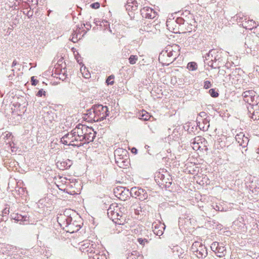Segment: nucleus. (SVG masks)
Here are the masks:
<instances>
[{
    "instance_id": "9d476101",
    "label": "nucleus",
    "mask_w": 259,
    "mask_h": 259,
    "mask_svg": "<svg viewBox=\"0 0 259 259\" xmlns=\"http://www.w3.org/2000/svg\"><path fill=\"white\" fill-rule=\"evenodd\" d=\"M73 134L72 131L65 135L61 139V142L64 145H71L73 146H79L80 144L79 145L77 144L74 143V139H73Z\"/></svg>"
},
{
    "instance_id": "dca6fc26",
    "label": "nucleus",
    "mask_w": 259,
    "mask_h": 259,
    "mask_svg": "<svg viewBox=\"0 0 259 259\" xmlns=\"http://www.w3.org/2000/svg\"><path fill=\"white\" fill-rule=\"evenodd\" d=\"M125 7L128 12L135 11L138 8L137 3L135 0H127Z\"/></svg>"
},
{
    "instance_id": "f3484780",
    "label": "nucleus",
    "mask_w": 259,
    "mask_h": 259,
    "mask_svg": "<svg viewBox=\"0 0 259 259\" xmlns=\"http://www.w3.org/2000/svg\"><path fill=\"white\" fill-rule=\"evenodd\" d=\"M176 51H174L173 50H170V51H168L167 53L168 54V59H167V62H168V64H169V62H172L175 60L176 59L177 56H178V54L180 51V50H176Z\"/></svg>"
},
{
    "instance_id": "1a4fd4ad",
    "label": "nucleus",
    "mask_w": 259,
    "mask_h": 259,
    "mask_svg": "<svg viewBox=\"0 0 259 259\" xmlns=\"http://www.w3.org/2000/svg\"><path fill=\"white\" fill-rule=\"evenodd\" d=\"M141 13L143 17L148 19H154L157 16V12L153 9L145 7L141 10Z\"/></svg>"
},
{
    "instance_id": "58836bf2",
    "label": "nucleus",
    "mask_w": 259,
    "mask_h": 259,
    "mask_svg": "<svg viewBox=\"0 0 259 259\" xmlns=\"http://www.w3.org/2000/svg\"><path fill=\"white\" fill-rule=\"evenodd\" d=\"M100 4L98 2L93 3L91 5V7L93 9H98L100 7Z\"/></svg>"
},
{
    "instance_id": "e433bc0d",
    "label": "nucleus",
    "mask_w": 259,
    "mask_h": 259,
    "mask_svg": "<svg viewBox=\"0 0 259 259\" xmlns=\"http://www.w3.org/2000/svg\"><path fill=\"white\" fill-rule=\"evenodd\" d=\"M94 108L90 109L87 111V114L89 116V117L93 119V117L94 116V112H93Z\"/></svg>"
},
{
    "instance_id": "5fc2aeb1",
    "label": "nucleus",
    "mask_w": 259,
    "mask_h": 259,
    "mask_svg": "<svg viewBox=\"0 0 259 259\" xmlns=\"http://www.w3.org/2000/svg\"><path fill=\"white\" fill-rule=\"evenodd\" d=\"M65 78H66V76H64V78H62V77H59V78H60V79H62V80H63V79H65Z\"/></svg>"
},
{
    "instance_id": "ea45409f",
    "label": "nucleus",
    "mask_w": 259,
    "mask_h": 259,
    "mask_svg": "<svg viewBox=\"0 0 259 259\" xmlns=\"http://www.w3.org/2000/svg\"><path fill=\"white\" fill-rule=\"evenodd\" d=\"M211 85L209 81L206 80L204 81V88L206 89H209Z\"/></svg>"
},
{
    "instance_id": "8fccbe9b",
    "label": "nucleus",
    "mask_w": 259,
    "mask_h": 259,
    "mask_svg": "<svg viewBox=\"0 0 259 259\" xmlns=\"http://www.w3.org/2000/svg\"><path fill=\"white\" fill-rule=\"evenodd\" d=\"M131 151L132 153L136 154L137 153V149L135 148H133Z\"/></svg>"
},
{
    "instance_id": "a19ab883",
    "label": "nucleus",
    "mask_w": 259,
    "mask_h": 259,
    "mask_svg": "<svg viewBox=\"0 0 259 259\" xmlns=\"http://www.w3.org/2000/svg\"><path fill=\"white\" fill-rule=\"evenodd\" d=\"M9 212H10L9 208H8V207H5L3 210V211H2L3 215L4 217L8 215L9 213Z\"/></svg>"
},
{
    "instance_id": "a18cd8bd",
    "label": "nucleus",
    "mask_w": 259,
    "mask_h": 259,
    "mask_svg": "<svg viewBox=\"0 0 259 259\" xmlns=\"http://www.w3.org/2000/svg\"><path fill=\"white\" fill-rule=\"evenodd\" d=\"M73 53L74 56L76 58L77 61L78 62H79V60H78V58H77V55H79L78 52L76 50V51H73Z\"/></svg>"
},
{
    "instance_id": "c756f323",
    "label": "nucleus",
    "mask_w": 259,
    "mask_h": 259,
    "mask_svg": "<svg viewBox=\"0 0 259 259\" xmlns=\"http://www.w3.org/2000/svg\"><path fill=\"white\" fill-rule=\"evenodd\" d=\"M81 38V35L77 32H75L74 33L72 34V37L71 38V40L73 42H76L78 39H80Z\"/></svg>"
},
{
    "instance_id": "4468645a",
    "label": "nucleus",
    "mask_w": 259,
    "mask_h": 259,
    "mask_svg": "<svg viewBox=\"0 0 259 259\" xmlns=\"http://www.w3.org/2000/svg\"><path fill=\"white\" fill-rule=\"evenodd\" d=\"M204 139L201 137L197 136L191 140L192 147L194 150H198L201 148V144H202Z\"/></svg>"
},
{
    "instance_id": "f257e3e1",
    "label": "nucleus",
    "mask_w": 259,
    "mask_h": 259,
    "mask_svg": "<svg viewBox=\"0 0 259 259\" xmlns=\"http://www.w3.org/2000/svg\"><path fill=\"white\" fill-rule=\"evenodd\" d=\"M126 211V209L123 206L113 203L108 209L107 214L115 224L123 225L125 222Z\"/></svg>"
},
{
    "instance_id": "09e8293b",
    "label": "nucleus",
    "mask_w": 259,
    "mask_h": 259,
    "mask_svg": "<svg viewBox=\"0 0 259 259\" xmlns=\"http://www.w3.org/2000/svg\"><path fill=\"white\" fill-rule=\"evenodd\" d=\"M17 64H18V63H17V61L14 60L12 63V67L15 66Z\"/></svg>"
},
{
    "instance_id": "5701e85b",
    "label": "nucleus",
    "mask_w": 259,
    "mask_h": 259,
    "mask_svg": "<svg viewBox=\"0 0 259 259\" xmlns=\"http://www.w3.org/2000/svg\"><path fill=\"white\" fill-rule=\"evenodd\" d=\"M127 259H143V256L139 252L134 251L128 254Z\"/></svg>"
},
{
    "instance_id": "c03bdc74",
    "label": "nucleus",
    "mask_w": 259,
    "mask_h": 259,
    "mask_svg": "<svg viewBox=\"0 0 259 259\" xmlns=\"http://www.w3.org/2000/svg\"><path fill=\"white\" fill-rule=\"evenodd\" d=\"M11 72H12V74H10L9 76H8V78L10 80H12V78H13V77L14 76V69H12L11 70Z\"/></svg>"
},
{
    "instance_id": "cd10ccee",
    "label": "nucleus",
    "mask_w": 259,
    "mask_h": 259,
    "mask_svg": "<svg viewBox=\"0 0 259 259\" xmlns=\"http://www.w3.org/2000/svg\"><path fill=\"white\" fill-rule=\"evenodd\" d=\"M187 68L189 70H195L197 68V65L195 62H189L187 65Z\"/></svg>"
},
{
    "instance_id": "423d86ee",
    "label": "nucleus",
    "mask_w": 259,
    "mask_h": 259,
    "mask_svg": "<svg viewBox=\"0 0 259 259\" xmlns=\"http://www.w3.org/2000/svg\"><path fill=\"white\" fill-rule=\"evenodd\" d=\"M191 249L193 252L196 253L195 255L199 258H204L207 255L206 247L199 242L196 241L194 242L192 245Z\"/></svg>"
},
{
    "instance_id": "a878e982",
    "label": "nucleus",
    "mask_w": 259,
    "mask_h": 259,
    "mask_svg": "<svg viewBox=\"0 0 259 259\" xmlns=\"http://www.w3.org/2000/svg\"><path fill=\"white\" fill-rule=\"evenodd\" d=\"M163 39H164V40L165 41V44L166 45L165 48H167V47H170L174 48H176L177 47H178V48L180 47L178 45L174 44V43H171L169 40H167V39L169 40L170 39L168 38L166 36H165L163 38Z\"/></svg>"
},
{
    "instance_id": "f8f14e48",
    "label": "nucleus",
    "mask_w": 259,
    "mask_h": 259,
    "mask_svg": "<svg viewBox=\"0 0 259 259\" xmlns=\"http://www.w3.org/2000/svg\"><path fill=\"white\" fill-rule=\"evenodd\" d=\"M87 126L81 124H78L74 129L76 131V134L77 136H79L82 142L83 143L84 141L85 134L86 133V130Z\"/></svg>"
},
{
    "instance_id": "a211bd4d",
    "label": "nucleus",
    "mask_w": 259,
    "mask_h": 259,
    "mask_svg": "<svg viewBox=\"0 0 259 259\" xmlns=\"http://www.w3.org/2000/svg\"><path fill=\"white\" fill-rule=\"evenodd\" d=\"M258 108L254 106L253 108H252L253 110L251 112V109L248 107L249 113H250L249 117L254 120L259 119V110H257Z\"/></svg>"
},
{
    "instance_id": "393cba45",
    "label": "nucleus",
    "mask_w": 259,
    "mask_h": 259,
    "mask_svg": "<svg viewBox=\"0 0 259 259\" xmlns=\"http://www.w3.org/2000/svg\"><path fill=\"white\" fill-rule=\"evenodd\" d=\"M166 178L165 176L160 172H157L155 177L156 182L159 184V182L162 181Z\"/></svg>"
},
{
    "instance_id": "72a5a7b5",
    "label": "nucleus",
    "mask_w": 259,
    "mask_h": 259,
    "mask_svg": "<svg viewBox=\"0 0 259 259\" xmlns=\"http://www.w3.org/2000/svg\"><path fill=\"white\" fill-rule=\"evenodd\" d=\"M114 76L113 75L109 76L106 79V83L107 84L112 85L114 83Z\"/></svg>"
},
{
    "instance_id": "6e6552de",
    "label": "nucleus",
    "mask_w": 259,
    "mask_h": 259,
    "mask_svg": "<svg viewBox=\"0 0 259 259\" xmlns=\"http://www.w3.org/2000/svg\"><path fill=\"white\" fill-rule=\"evenodd\" d=\"M131 195L132 197L138 198L139 200L143 201L148 198V195L146 191L141 188L133 187L131 189Z\"/></svg>"
},
{
    "instance_id": "4c0bfd02",
    "label": "nucleus",
    "mask_w": 259,
    "mask_h": 259,
    "mask_svg": "<svg viewBox=\"0 0 259 259\" xmlns=\"http://www.w3.org/2000/svg\"><path fill=\"white\" fill-rule=\"evenodd\" d=\"M69 163L67 162H63V166H64V168L65 169H67L68 168H69L71 166V162L70 160L68 159L67 160Z\"/></svg>"
},
{
    "instance_id": "f704fd0d",
    "label": "nucleus",
    "mask_w": 259,
    "mask_h": 259,
    "mask_svg": "<svg viewBox=\"0 0 259 259\" xmlns=\"http://www.w3.org/2000/svg\"><path fill=\"white\" fill-rule=\"evenodd\" d=\"M209 93L212 97H217L219 96V94L213 89H211L209 91Z\"/></svg>"
},
{
    "instance_id": "864d4df0",
    "label": "nucleus",
    "mask_w": 259,
    "mask_h": 259,
    "mask_svg": "<svg viewBox=\"0 0 259 259\" xmlns=\"http://www.w3.org/2000/svg\"><path fill=\"white\" fill-rule=\"evenodd\" d=\"M89 76H90V74H89V73H86V74L84 75V77L85 78H89Z\"/></svg>"
},
{
    "instance_id": "ddd939ff",
    "label": "nucleus",
    "mask_w": 259,
    "mask_h": 259,
    "mask_svg": "<svg viewBox=\"0 0 259 259\" xmlns=\"http://www.w3.org/2000/svg\"><path fill=\"white\" fill-rule=\"evenodd\" d=\"M235 139L239 145L243 147H245L247 145L249 141L248 138L245 137L244 134L242 133L237 134L235 136Z\"/></svg>"
},
{
    "instance_id": "aec40b11",
    "label": "nucleus",
    "mask_w": 259,
    "mask_h": 259,
    "mask_svg": "<svg viewBox=\"0 0 259 259\" xmlns=\"http://www.w3.org/2000/svg\"><path fill=\"white\" fill-rule=\"evenodd\" d=\"M244 24L245 25V27L246 29L250 30H251L254 28H256L258 26V24H256V23L253 20H248L244 22Z\"/></svg>"
},
{
    "instance_id": "603ef678",
    "label": "nucleus",
    "mask_w": 259,
    "mask_h": 259,
    "mask_svg": "<svg viewBox=\"0 0 259 259\" xmlns=\"http://www.w3.org/2000/svg\"><path fill=\"white\" fill-rule=\"evenodd\" d=\"M209 122V121H208V120L206 119V118H205L204 119V120H203V123L204 124H206L207 123Z\"/></svg>"
},
{
    "instance_id": "20e7f679",
    "label": "nucleus",
    "mask_w": 259,
    "mask_h": 259,
    "mask_svg": "<svg viewBox=\"0 0 259 259\" xmlns=\"http://www.w3.org/2000/svg\"><path fill=\"white\" fill-rule=\"evenodd\" d=\"M127 151L122 148H118L114 151L115 162L121 168L126 166L128 162Z\"/></svg>"
},
{
    "instance_id": "c85d7f7f",
    "label": "nucleus",
    "mask_w": 259,
    "mask_h": 259,
    "mask_svg": "<svg viewBox=\"0 0 259 259\" xmlns=\"http://www.w3.org/2000/svg\"><path fill=\"white\" fill-rule=\"evenodd\" d=\"M76 130H74V128L72 130L73 137L72 139H74V142H77V143L81 142L82 141H81V139L80 138L79 136H77V134H76Z\"/></svg>"
},
{
    "instance_id": "7ed1b4c3",
    "label": "nucleus",
    "mask_w": 259,
    "mask_h": 259,
    "mask_svg": "<svg viewBox=\"0 0 259 259\" xmlns=\"http://www.w3.org/2000/svg\"><path fill=\"white\" fill-rule=\"evenodd\" d=\"M93 112V119L95 121H102L109 114L108 107L101 104L94 106Z\"/></svg>"
},
{
    "instance_id": "473e14b6",
    "label": "nucleus",
    "mask_w": 259,
    "mask_h": 259,
    "mask_svg": "<svg viewBox=\"0 0 259 259\" xmlns=\"http://www.w3.org/2000/svg\"><path fill=\"white\" fill-rule=\"evenodd\" d=\"M90 244V243L88 241L82 242L80 248V250L84 251L85 249L89 248Z\"/></svg>"
},
{
    "instance_id": "2f4dec72",
    "label": "nucleus",
    "mask_w": 259,
    "mask_h": 259,
    "mask_svg": "<svg viewBox=\"0 0 259 259\" xmlns=\"http://www.w3.org/2000/svg\"><path fill=\"white\" fill-rule=\"evenodd\" d=\"M138 56L137 55H131L128 60L131 64H135L138 60Z\"/></svg>"
},
{
    "instance_id": "9b49d317",
    "label": "nucleus",
    "mask_w": 259,
    "mask_h": 259,
    "mask_svg": "<svg viewBox=\"0 0 259 259\" xmlns=\"http://www.w3.org/2000/svg\"><path fill=\"white\" fill-rule=\"evenodd\" d=\"M96 132L94 131V129L91 127L87 126L83 143H89L90 142H93L96 137Z\"/></svg>"
},
{
    "instance_id": "2eb2a0df",
    "label": "nucleus",
    "mask_w": 259,
    "mask_h": 259,
    "mask_svg": "<svg viewBox=\"0 0 259 259\" xmlns=\"http://www.w3.org/2000/svg\"><path fill=\"white\" fill-rule=\"evenodd\" d=\"M152 228L154 233L157 236H160L163 233L165 226L163 224H153Z\"/></svg>"
},
{
    "instance_id": "39448f33",
    "label": "nucleus",
    "mask_w": 259,
    "mask_h": 259,
    "mask_svg": "<svg viewBox=\"0 0 259 259\" xmlns=\"http://www.w3.org/2000/svg\"><path fill=\"white\" fill-rule=\"evenodd\" d=\"M242 96L244 101L250 105L251 108H253L254 106L256 108H259L258 106V97L256 95V93L254 91H245L242 94Z\"/></svg>"
},
{
    "instance_id": "6e6d98bb",
    "label": "nucleus",
    "mask_w": 259,
    "mask_h": 259,
    "mask_svg": "<svg viewBox=\"0 0 259 259\" xmlns=\"http://www.w3.org/2000/svg\"><path fill=\"white\" fill-rule=\"evenodd\" d=\"M94 258H95V259H99V258H98V257H97V258H95V257Z\"/></svg>"
},
{
    "instance_id": "3c124183",
    "label": "nucleus",
    "mask_w": 259,
    "mask_h": 259,
    "mask_svg": "<svg viewBox=\"0 0 259 259\" xmlns=\"http://www.w3.org/2000/svg\"><path fill=\"white\" fill-rule=\"evenodd\" d=\"M213 50H211L209 51L208 53V56H209L210 55H211V56H212V51Z\"/></svg>"
},
{
    "instance_id": "b1692460",
    "label": "nucleus",
    "mask_w": 259,
    "mask_h": 259,
    "mask_svg": "<svg viewBox=\"0 0 259 259\" xmlns=\"http://www.w3.org/2000/svg\"><path fill=\"white\" fill-rule=\"evenodd\" d=\"M168 51H170V50H163L159 54V60L167 62L168 54V53H167Z\"/></svg>"
},
{
    "instance_id": "6ab92c4d",
    "label": "nucleus",
    "mask_w": 259,
    "mask_h": 259,
    "mask_svg": "<svg viewBox=\"0 0 259 259\" xmlns=\"http://www.w3.org/2000/svg\"><path fill=\"white\" fill-rule=\"evenodd\" d=\"M11 218L15 220L17 222L26 221L28 220V217L26 215H22L18 213H12L11 214Z\"/></svg>"
},
{
    "instance_id": "37998d69",
    "label": "nucleus",
    "mask_w": 259,
    "mask_h": 259,
    "mask_svg": "<svg viewBox=\"0 0 259 259\" xmlns=\"http://www.w3.org/2000/svg\"><path fill=\"white\" fill-rule=\"evenodd\" d=\"M31 81L32 84L33 85H36L38 82V80L35 78L34 76L31 77Z\"/></svg>"
},
{
    "instance_id": "79ce46f5",
    "label": "nucleus",
    "mask_w": 259,
    "mask_h": 259,
    "mask_svg": "<svg viewBox=\"0 0 259 259\" xmlns=\"http://www.w3.org/2000/svg\"><path fill=\"white\" fill-rule=\"evenodd\" d=\"M46 92L44 91L42 89H41L38 91L37 93L36 94V96L38 97H41L42 95L45 96Z\"/></svg>"
},
{
    "instance_id": "0eeeda50",
    "label": "nucleus",
    "mask_w": 259,
    "mask_h": 259,
    "mask_svg": "<svg viewBox=\"0 0 259 259\" xmlns=\"http://www.w3.org/2000/svg\"><path fill=\"white\" fill-rule=\"evenodd\" d=\"M210 248L217 256L219 257L225 256L227 253L226 248L222 243L213 242L211 244Z\"/></svg>"
},
{
    "instance_id": "bb28decb",
    "label": "nucleus",
    "mask_w": 259,
    "mask_h": 259,
    "mask_svg": "<svg viewBox=\"0 0 259 259\" xmlns=\"http://www.w3.org/2000/svg\"><path fill=\"white\" fill-rule=\"evenodd\" d=\"M139 118L142 119L144 120H147L149 119V115L148 112L144 110L142 111L141 112L139 113Z\"/></svg>"
},
{
    "instance_id": "412c9836",
    "label": "nucleus",
    "mask_w": 259,
    "mask_h": 259,
    "mask_svg": "<svg viewBox=\"0 0 259 259\" xmlns=\"http://www.w3.org/2000/svg\"><path fill=\"white\" fill-rule=\"evenodd\" d=\"M54 114L55 113L51 109L47 111L44 115L45 120L52 122L54 119Z\"/></svg>"
},
{
    "instance_id": "49530a36",
    "label": "nucleus",
    "mask_w": 259,
    "mask_h": 259,
    "mask_svg": "<svg viewBox=\"0 0 259 259\" xmlns=\"http://www.w3.org/2000/svg\"><path fill=\"white\" fill-rule=\"evenodd\" d=\"M199 116H200L201 117H204V118H205L207 114L205 112H201L199 114Z\"/></svg>"
},
{
    "instance_id": "c9c22d12",
    "label": "nucleus",
    "mask_w": 259,
    "mask_h": 259,
    "mask_svg": "<svg viewBox=\"0 0 259 259\" xmlns=\"http://www.w3.org/2000/svg\"><path fill=\"white\" fill-rule=\"evenodd\" d=\"M138 242L142 245H145L146 243H148V240L145 238H138Z\"/></svg>"
},
{
    "instance_id": "f03ea898",
    "label": "nucleus",
    "mask_w": 259,
    "mask_h": 259,
    "mask_svg": "<svg viewBox=\"0 0 259 259\" xmlns=\"http://www.w3.org/2000/svg\"><path fill=\"white\" fill-rule=\"evenodd\" d=\"M71 210H66L63 214H60L57 217V222L63 229L66 228L67 232L73 233L79 230L80 227L75 224V222H72Z\"/></svg>"
},
{
    "instance_id": "7c9ffc66",
    "label": "nucleus",
    "mask_w": 259,
    "mask_h": 259,
    "mask_svg": "<svg viewBox=\"0 0 259 259\" xmlns=\"http://www.w3.org/2000/svg\"><path fill=\"white\" fill-rule=\"evenodd\" d=\"M3 136H4V138H6L7 140H8V143H9L11 142V141L12 140V138H13V136H12V133H10V132H5L4 134H3Z\"/></svg>"
},
{
    "instance_id": "de8ad7c7",
    "label": "nucleus",
    "mask_w": 259,
    "mask_h": 259,
    "mask_svg": "<svg viewBox=\"0 0 259 259\" xmlns=\"http://www.w3.org/2000/svg\"><path fill=\"white\" fill-rule=\"evenodd\" d=\"M83 25L88 30H89L91 28V25L90 24L87 23L86 24H84Z\"/></svg>"
},
{
    "instance_id": "4be33fe9",
    "label": "nucleus",
    "mask_w": 259,
    "mask_h": 259,
    "mask_svg": "<svg viewBox=\"0 0 259 259\" xmlns=\"http://www.w3.org/2000/svg\"><path fill=\"white\" fill-rule=\"evenodd\" d=\"M171 178H170L169 176L167 175V177H166L162 181L159 182V184L166 188H169L171 185Z\"/></svg>"
}]
</instances>
